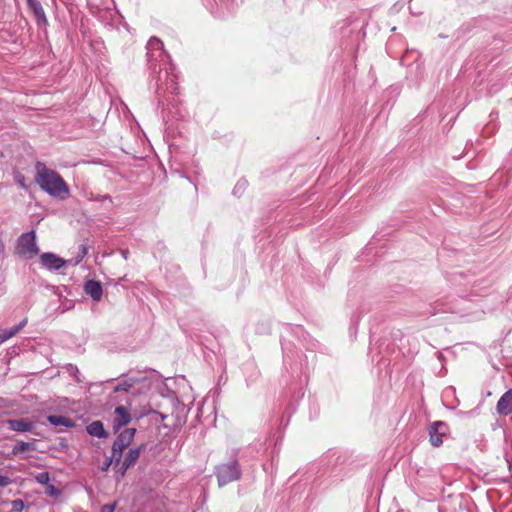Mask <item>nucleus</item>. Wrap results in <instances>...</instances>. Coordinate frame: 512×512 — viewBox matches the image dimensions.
I'll use <instances>...</instances> for the list:
<instances>
[{"mask_svg":"<svg viewBox=\"0 0 512 512\" xmlns=\"http://www.w3.org/2000/svg\"><path fill=\"white\" fill-rule=\"evenodd\" d=\"M35 168V182L44 192L60 200L70 196L69 186L57 171L48 168L42 162H37Z\"/></svg>","mask_w":512,"mask_h":512,"instance_id":"nucleus-1","label":"nucleus"},{"mask_svg":"<svg viewBox=\"0 0 512 512\" xmlns=\"http://www.w3.org/2000/svg\"><path fill=\"white\" fill-rule=\"evenodd\" d=\"M219 487L237 481L241 477V468L237 460H231L227 463L219 464L214 469Z\"/></svg>","mask_w":512,"mask_h":512,"instance_id":"nucleus-2","label":"nucleus"},{"mask_svg":"<svg viewBox=\"0 0 512 512\" xmlns=\"http://www.w3.org/2000/svg\"><path fill=\"white\" fill-rule=\"evenodd\" d=\"M39 253V248L36 243V234L34 230L22 233L16 243V254L25 257L32 258Z\"/></svg>","mask_w":512,"mask_h":512,"instance_id":"nucleus-3","label":"nucleus"},{"mask_svg":"<svg viewBox=\"0 0 512 512\" xmlns=\"http://www.w3.org/2000/svg\"><path fill=\"white\" fill-rule=\"evenodd\" d=\"M148 387L149 380L146 376H129L114 387V392L124 391L136 395Z\"/></svg>","mask_w":512,"mask_h":512,"instance_id":"nucleus-4","label":"nucleus"},{"mask_svg":"<svg viewBox=\"0 0 512 512\" xmlns=\"http://www.w3.org/2000/svg\"><path fill=\"white\" fill-rule=\"evenodd\" d=\"M146 48L148 65L150 69L155 70L157 62H161L165 56L163 42L156 37H151Z\"/></svg>","mask_w":512,"mask_h":512,"instance_id":"nucleus-5","label":"nucleus"},{"mask_svg":"<svg viewBox=\"0 0 512 512\" xmlns=\"http://www.w3.org/2000/svg\"><path fill=\"white\" fill-rule=\"evenodd\" d=\"M39 262L43 268L49 271H57L66 264V261L63 258L52 252H45L41 254Z\"/></svg>","mask_w":512,"mask_h":512,"instance_id":"nucleus-6","label":"nucleus"},{"mask_svg":"<svg viewBox=\"0 0 512 512\" xmlns=\"http://www.w3.org/2000/svg\"><path fill=\"white\" fill-rule=\"evenodd\" d=\"M447 425L442 421L434 422L429 428L430 442L434 447L443 443L442 437L446 434Z\"/></svg>","mask_w":512,"mask_h":512,"instance_id":"nucleus-7","label":"nucleus"},{"mask_svg":"<svg viewBox=\"0 0 512 512\" xmlns=\"http://www.w3.org/2000/svg\"><path fill=\"white\" fill-rule=\"evenodd\" d=\"M496 411L502 416L512 414V388L500 397L496 405Z\"/></svg>","mask_w":512,"mask_h":512,"instance_id":"nucleus-8","label":"nucleus"},{"mask_svg":"<svg viewBox=\"0 0 512 512\" xmlns=\"http://www.w3.org/2000/svg\"><path fill=\"white\" fill-rule=\"evenodd\" d=\"M84 291L94 301H100L103 295V288L99 281L88 280L84 284Z\"/></svg>","mask_w":512,"mask_h":512,"instance_id":"nucleus-9","label":"nucleus"},{"mask_svg":"<svg viewBox=\"0 0 512 512\" xmlns=\"http://www.w3.org/2000/svg\"><path fill=\"white\" fill-rule=\"evenodd\" d=\"M115 417L113 420L114 429L118 430L122 426L127 425L131 421L130 413L124 406H118L114 411Z\"/></svg>","mask_w":512,"mask_h":512,"instance_id":"nucleus-10","label":"nucleus"},{"mask_svg":"<svg viewBox=\"0 0 512 512\" xmlns=\"http://www.w3.org/2000/svg\"><path fill=\"white\" fill-rule=\"evenodd\" d=\"M141 450H142V446L129 449V451L127 452V454L122 462V466H121V475L122 476L125 474V472L128 468H130L131 466H133L136 463V461L138 460V458L140 456Z\"/></svg>","mask_w":512,"mask_h":512,"instance_id":"nucleus-11","label":"nucleus"},{"mask_svg":"<svg viewBox=\"0 0 512 512\" xmlns=\"http://www.w3.org/2000/svg\"><path fill=\"white\" fill-rule=\"evenodd\" d=\"M7 425L9 429L16 431V432H29L34 428V425L32 422L26 420V419H9L7 421Z\"/></svg>","mask_w":512,"mask_h":512,"instance_id":"nucleus-12","label":"nucleus"},{"mask_svg":"<svg viewBox=\"0 0 512 512\" xmlns=\"http://www.w3.org/2000/svg\"><path fill=\"white\" fill-rule=\"evenodd\" d=\"M29 9L33 12L38 23H47V18L41 3L38 0H27Z\"/></svg>","mask_w":512,"mask_h":512,"instance_id":"nucleus-13","label":"nucleus"},{"mask_svg":"<svg viewBox=\"0 0 512 512\" xmlns=\"http://www.w3.org/2000/svg\"><path fill=\"white\" fill-rule=\"evenodd\" d=\"M87 433L98 438H107L108 433L105 431L103 423L99 420L93 421L86 426Z\"/></svg>","mask_w":512,"mask_h":512,"instance_id":"nucleus-14","label":"nucleus"},{"mask_svg":"<svg viewBox=\"0 0 512 512\" xmlns=\"http://www.w3.org/2000/svg\"><path fill=\"white\" fill-rule=\"evenodd\" d=\"M27 324V319H23L18 325L11 327L9 329L0 330V345L4 343L6 340L14 337L17 333H19L24 326Z\"/></svg>","mask_w":512,"mask_h":512,"instance_id":"nucleus-15","label":"nucleus"},{"mask_svg":"<svg viewBox=\"0 0 512 512\" xmlns=\"http://www.w3.org/2000/svg\"><path fill=\"white\" fill-rule=\"evenodd\" d=\"M47 421L53 426L74 427L75 425L72 419L62 415H49Z\"/></svg>","mask_w":512,"mask_h":512,"instance_id":"nucleus-16","label":"nucleus"},{"mask_svg":"<svg viewBox=\"0 0 512 512\" xmlns=\"http://www.w3.org/2000/svg\"><path fill=\"white\" fill-rule=\"evenodd\" d=\"M135 433H136V429H135V428H127V429L123 430V431L119 434V436L117 437V439L122 440V441H123V443H124L126 446H128V445L132 442V440H133V438H134V436H135Z\"/></svg>","mask_w":512,"mask_h":512,"instance_id":"nucleus-17","label":"nucleus"},{"mask_svg":"<svg viewBox=\"0 0 512 512\" xmlns=\"http://www.w3.org/2000/svg\"><path fill=\"white\" fill-rule=\"evenodd\" d=\"M33 449H34V444L33 443L19 441L17 444H15L13 446L12 453L14 455H17V454L23 453L25 451L33 450Z\"/></svg>","mask_w":512,"mask_h":512,"instance_id":"nucleus-18","label":"nucleus"},{"mask_svg":"<svg viewBox=\"0 0 512 512\" xmlns=\"http://www.w3.org/2000/svg\"><path fill=\"white\" fill-rule=\"evenodd\" d=\"M11 511L12 512H22V510L24 509V501L21 500V499H15L11 502Z\"/></svg>","mask_w":512,"mask_h":512,"instance_id":"nucleus-19","label":"nucleus"},{"mask_svg":"<svg viewBox=\"0 0 512 512\" xmlns=\"http://www.w3.org/2000/svg\"><path fill=\"white\" fill-rule=\"evenodd\" d=\"M35 478L38 483L47 484L50 480V475L48 472H41Z\"/></svg>","mask_w":512,"mask_h":512,"instance_id":"nucleus-20","label":"nucleus"},{"mask_svg":"<svg viewBox=\"0 0 512 512\" xmlns=\"http://www.w3.org/2000/svg\"><path fill=\"white\" fill-rule=\"evenodd\" d=\"M127 446L123 443L122 440H119L116 438V440L114 441L113 445H112V450L116 451V452H123V450L126 448Z\"/></svg>","mask_w":512,"mask_h":512,"instance_id":"nucleus-21","label":"nucleus"},{"mask_svg":"<svg viewBox=\"0 0 512 512\" xmlns=\"http://www.w3.org/2000/svg\"><path fill=\"white\" fill-rule=\"evenodd\" d=\"M122 458V452H116L112 450V455L109 457L115 464H119Z\"/></svg>","mask_w":512,"mask_h":512,"instance_id":"nucleus-22","label":"nucleus"},{"mask_svg":"<svg viewBox=\"0 0 512 512\" xmlns=\"http://www.w3.org/2000/svg\"><path fill=\"white\" fill-rule=\"evenodd\" d=\"M79 257L78 259L76 260L75 264H78L84 257L85 255L87 254V248L85 245H80L79 246Z\"/></svg>","mask_w":512,"mask_h":512,"instance_id":"nucleus-23","label":"nucleus"},{"mask_svg":"<svg viewBox=\"0 0 512 512\" xmlns=\"http://www.w3.org/2000/svg\"><path fill=\"white\" fill-rule=\"evenodd\" d=\"M116 508V503L106 504L102 506L101 512H114Z\"/></svg>","mask_w":512,"mask_h":512,"instance_id":"nucleus-24","label":"nucleus"},{"mask_svg":"<svg viewBox=\"0 0 512 512\" xmlns=\"http://www.w3.org/2000/svg\"><path fill=\"white\" fill-rule=\"evenodd\" d=\"M11 479L7 476L0 475V487H6L11 483Z\"/></svg>","mask_w":512,"mask_h":512,"instance_id":"nucleus-25","label":"nucleus"},{"mask_svg":"<svg viewBox=\"0 0 512 512\" xmlns=\"http://www.w3.org/2000/svg\"><path fill=\"white\" fill-rule=\"evenodd\" d=\"M93 200H95V201H109L110 203H112V197L110 195H108V194L98 195Z\"/></svg>","mask_w":512,"mask_h":512,"instance_id":"nucleus-26","label":"nucleus"},{"mask_svg":"<svg viewBox=\"0 0 512 512\" xmlns=\"http://www.w3.org/2000/svg\"><path fill=\"white\" fill-rule=\"evenodd\" d=\"M58 493H59L58 490L53 485H50L48 487L47 494H49V495H57Z\"/></svg>","mask_w":512,"mask_h":512,"instance_id":"nucleus-27","label":"nucleus"},{"mask_svg":"<svg viewBox=\"0 0 512 512\" xmlns=\"http://www.w3.org/2000/svg\"><path fill=\"white\" fill-rule=\"evenodd\" d=\"M113 463V461L111 459H107L106 462L104 463L103 467H102V470L103 471H107L108 468L110 467V465Z\"/></svg>","mask_w":512,"mask_h":512,"instance_id":"nucleus-28","label":"nucleus"},{"mask_svg":"<svg viewBox=\"0 0 512 512\" xmlns=\"http://www.w3.org/2000/svg\"><path fill=\"white\" fill-rule=\"evenodd\" d=\"M4 249H5L4 244H3V242L0 240V256L3 254Z\"/></svg>","mask_w":512,"mask_h":512,"instance_id":"nucleus-29","label":"nucleus"}]
</instances>
